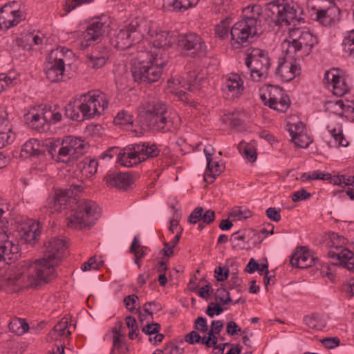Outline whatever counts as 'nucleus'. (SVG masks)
Wrapping results in <instances>:
<instances>
[{
    "label": "nucleus",
    "mask_w": 354,
    "mask_h": 354,
    "mask_svg": "<svg viewBox=\"0 0 354 354\" xmlns=\"http://www.w3.org/2000/svg\"><path fill=\"white\" fill-rule=\"evenodd\" d=\"M11 333L17 335H22L29 329L28 324L24 319L13 318L8 324Z\"/></svg>",
    "instance_id": "obj_37"
},
{
    "label": "nucleus",
    "mask_w": 354,
    "mask_h": 354,
    "mask_svg": "<svg viewBox=\"0 0 354 354\" xmlns=\"http://www.w3.org/2000/svg\"><path fill=\"white\" fill-rule=\"evenodd\" d=\"M114 123L120 125H126L133 123V117L127 111H120L114 118Z\"/></svg>",
    "instance_id": "obj_45"
},
{
    "label": "nucleus",
    "mask_w": 354,
    "mask_h": 354,
    "mask_svg": "<svg viewBox=\"0 0 354 354\" xmlns=\"http://www.w3.org/2000/svg\"><path fill=\"white\" fill-rule=\"evenodd\" d=\"M315 15V19L322 25L325 26L332 25L330 17H328V13L326 12V9L317 10Z\"/></svg>",
    "instance_id": "obj_51"
},
{
    "label": "nucleus",
    "mask_w": 354,
    "mask_h": 354,
    "mask_svg": "<svg viewBox=\"0 0 354 354\" xmlns=\"http://www.w3.org/2000/svg\"><path fill=\"white\" fill-rule=\"evenodd\" d=\"M326 12L328 13L332 24H333L337 20L339 19L340 15V10L335 4L332 3L330 7L326 9Z\"/></svg>",
    "instance_id": "obj_54"
},
{
    "label": "nucleus",
    "mask_w": 354,
    "mask_h": 354,
    "mask_svg": "<svg viewBox=\"0 0 354 354\" xmlns=\"http://www.w3.org/2000/svg\"><path fill=\"white\" fill-rule=\"evenodd\" d=\"M310 194L304 189L295 192L292 195V200L294 202L301 201L310 198Z\"/></svg>",
    "instance_id": "obj_64"
},
{
    "label": "nucleus",
    "mask_w": 354,
    "mask_h": 354,
    "mask_svg": "<svg viewBox=\"0 0 354 354\" xmlns=\"http://www.w3.org/2000/svg\"><path fill=\"white\" fill-rule=\"evenodd\" d=\"M288 131L291 136L304 133V126L301 122L298 124H288Z\"/></svg>",
    "instance_id": "obj_63"
},
{
    "label": "nucleus",
    "mask_w": 354,
    "mask_h": 354,
    "mask_svg": "<svg viewBox=\"0 0 354 354\" xmlns=\"http://www.w3.org/2000/svg\"><path fill=\"white\" fill-rule=\"evenodd\" d=\"M104 179L109 187L124 190L127 189L133 182L132 176L129 173H108Z\"/></svg>",
    "instance_id": "obj_24"
},
{
    "label": "nucleus",
    "mask_w": 354,
    "mask_h": 354,
    "mask_svg": "<svg viewBox=\"0 0 354 354\" xmlns=\"http://www.w3.org/2000/svg\"><path fill=\"white\" fill-rule=\"evenodd\" d=\"M263 21L270 26H289L294 21H299L301 18H297V12L293 6L285 0H274L266 4L263 10Z\"/></svg>",
    "instance_id": "obj_6"
},
{
    "label": "nucleus",
    "mask_w": 354,
    "mask_h": 354,
    "mask_svg": "<svg viewBox=\"0 0 354 354\" xmlns=\"http://www.w3.org/2000/svg\"><path fill=\"white\" fill-rule=\"evenodd\" d=\"M342 46L345 53L348 56H354V29L344 37Z\"/></svg>",
    "instance_id": "obj_39"
},
{
    "label": "nucleus",
    "mask_w": 354,
    "mask_h": 354,
    "mask_svg": "<svg viewBox=\"0 0 354 354\" xmlns=\"http://www.w3.org/2000/svg\"><path fill=\"white\" fill-rule=\"evenodd\" d=\"M199 0H174L172 6L175 10L184 11L195 6Z\"/></svg>",
    "instance_id": "obj_42"
},
{
    "label": "nucleus",
    "mask_w": 354,
    "mask_h": 354,
    "mask_svg": "<svg viewBox=\"0 0 354 354\" xmlns=\"http://www.w3.org/2000/svg\"><path fill=\"white\" fill-rule=\"evenodd\" d=\"M5 211L0 208V262L17 258L18 247L8 239L6 229L8 221L4 216Z\"/></svg>",
    "instance_id": "obj_14"
},
{
    "label": "nucleus",
    "mask_w": 354,
    "mask_h": 354,
    "mask_svg": "<svg viewBox=\"0 0 354 354\" xmlns=\"http://www.w3.org/2000/svg\"><path fill=\"white\" fill-rule=\"evenodd\" d=\"M243 113L239 111L232 113L230 118V125L234 128L241 127L243 123Z\"/></svg>",
    "instance_id": "obj_56"
},
{
    "label": "nucleus",
    "mask_w": 354,
    "mask_h": 354,
    "mask_svg": "<svg viewBox=\"0 0 354 354\" xmlns=\"http://www.w3.org/2000/svg\"><path fill=\"white\" fill-rule=\"evenodd\" d=\"M41 229L40 222L30 220L27 223V228L24 229L22 237L27 243L33 244L40 236Z\"/></svg>",
    "instance_id": "obj_30"
},
{
    "label": "nucleus",
    "mask_w": 354,
    "mask_h": 354,
    "mask_svg": "<svg viewBox=\"0 0 354 354\" xmlns=\"http://www.w3.org/2000/svg\"><path fill=\"white\" fill-rule=\"evenodd\" d=\"M82 114H84V113L80 96L73 101H71L65 106V116L68 118L77 122H82L84 120Z\"/></svg>",
    "instance_id": "obj_26"
},
{
    "label": "nucleus",
    "mask_w": 354,
    "mask_h": 354,
    "mask_svg": "<svg viewBox=\"0 0 354 354\" xmlns=\"http://www.w3.org/2000/svg\"><path fill=\"white\" fill-rule=\"evenodd\" d=\"M223 310V308L218 304L211 302L207 306L206 313L209 317H213L214 315H218Z\"/></svg>",
    "instance_id": "obj_59"
},
{
    "label": "nucleus",
    "mask_w": 354,
    "mask_h": 354,
    "mask_svg": "<svg viewBox=\"0 0 354 354\" xmlns=\"http://www.w3.org/2000/svg\"><path fill=\"white\" fill-rule=\"evenodd\" d=\"M330 241L328 243L329 250L328 255L330 259H334L335 265H339L348 270H354V253L345 248L347 240L337 233L331 232L328 235Z\"/></svg>",
    "instance_id": "obj_9"
},
{
    "label": "nucleus",
    "mask_w": 354,
    "mask_h": 354,
    "mask_svg": "<svg viewBox=\"0 0 354 354\" xmlns=\"http://www.w3.org/2000/svg\"><path fill=\"white\" fill-rule=\"evenodd\" d=\"M177 44L179 48L189 52L192 57L206 55L207 46L201 37L197 34L190 32L180 35L177 39Z\"/></svg>",
    "instance_id": "obj_16"
},
{
    "label": "nucleus",
    "mask_w": 354,
    "mask_h": 354,
    "mask_svg": "<svg viewBox=\"0 0 354 354\" xmlns=\"http://www.w3.org/2000/svg\"><path fill=\"white\" fill-rule=\"evenodd\" d=\"M140 21L133 19L125 29H122L111 39V43L115 48L124 50L130 48L140 35Z\"/></svg>",
    "instance_id": "obj_15"
},
{
    "label": "nucleus",
    "mask_w": 354,
    "mask_h": 354,
    "mask_svg": "<svg viewBox=\"0 0 354 354\" xmlns=\"http://www.w3.org/2000/svg\"><path fill=\"white\" fill-rule=\"evenodd\" d=\"M317 260V258L311 256L310 252L303 247L297 250L292 255L290 263L293 267L304 269L314 266Z\"/></svg>",
    "instance_id": "obj_25"
},
{
    "label": "nucleus",
    "mask_w": 354,
    "mask_h": 354,
    "mask_svg": "<svg viewBox=\"0 0 354 354\" xmlns=\"http://www.w3.org/2000/svg\"><path fill=\"white\" fill-rule=\"evenodd\" d=\"M63 141L69 147L75 158H77L85 153L88 147V143L84 140L77 137L67 136Z\"/></svg>",
    "instance_id": "obj_27"
},
{
    "label": "nucleus",
    "mask_w": 354,
    "mask_h": 354,
    "mask_svg": "<svg viewBox=\"0 0 354 354\" xmlns=\"http://www.w3.org/2000/svg\"><path fill=\"white\" fill-rule=\"evenodd\" d=\"M103 263L102 261H97L96 257H91L87 261L84 262L82 266L81 269L83 271H88L91 270H98Z\"/></svg>",
    "instance_id": "obj_48"
},
{
    "label": "nucleus",
    "mask_w": 354,
    "mask_h": 354,
    "mask_svg": "<svg viewBox=\"0 0 354 354\" xmlns=\"http://www.w3.org/2000/svg\"><path fill=\"white\" fill-rule=\"evenodd\" d=\"M263 34L243 21H237L231 28L232 39L238 44L250 42V39L256 35Z\"/></svg>",
    "instance_id": "obj_18"
},
{
    "label": "nucleus",
    "mask_w": 354,
    "mask_h": 354,
    "mask_svg": "<svg viewBox=\"0 0 354 354\" xmlns=\"http://www.w3.org/2000/svg\"><path fill=\"white\" fill-rule=\"evenodd\" d=\"M72 54V51L64 47L52 50L45 64L46 78L51 82L64 80L65 71V57L66 55Z\"/></svg>",
    "instance_id": "obj_11"
},
{
    "label": "nucleus",
    "mask_w": 354,
    "mask_h": 354,
    "mask_svg": "<svg viewBox=\"0 0 354 354\" xmlns=\"http://www.w3.org/2000/svg\"><path fill=\"white\" fill-rule=\"evenodd\" d=\"M243 82L241 77L236 73L231 74L223 85V90L232 93V96H238L243 91Z\"/></svg>",
    "instance_id": "obj_28"
},
{
    "label": "nucleus",
    "mask_w": 354,
    "mask_h": 354,
    "mask_svg": "<svg viewBox=\"0 0 354 354\" xmlns=\"http://www.w3.org/2000/svg\"><path fill=\"white\" fill-rule=\"evenodd\" d=\"M263 9L260 5H249L242 9L241 21L247 23L259 32L265 31V23L263 21Z\"/></svg>",
    "instance_id": "obj_19"
},
{
    "label": "nucleus",
    "mask_w": 354,
    "mask_h": 354,
    "mask_svg": "<svg viewBox=\"0 0 354 354\" xmlns=\"http://www.w3.org/2000/svg\"><path fill=\"white\" fill-rule=\"evenodd\" d=\"M295 56L286 53L284 60L279 62L277 68L275 70V74L279 75L281 80L284 82L292 80L300 73V67L295 62L288 60Z\"/></svg>",
    "instance_id": "obj_22"
},
{
    "label": "nucleus",
    "mask_w": 354,
    "mask_h": 354,
    "mask_svg": "<svg viewBox=\"0 0 354 354\" xmlns=\"http://www.w3.org/2000/svg\"><path fill=\"white\" fill-rule=\"evenodd\" d=\"M176 41V39L170 35L169 32L162 31L157 33L153 40V46L156 48L154 51L158 53V56H160V49H165L166 48L171 46L174 42Z\"/></svg>",
    "instance_id": "obj_31"
},
{
    "label": "nucleus",
    "mask_w": 354,
    "mask_h": 354,
    "mask_svg": "<svg viewBox=\"0 0 354 354\" xmlns=\"http://www.w3.org/2000/svg\"><path fill=\"white\" fill-rule=\"evenodd\" d=\"M65 199H62L56 192L53 197H49L46 201L44 208L49 212L50 214L60 212L62 209L67 208L66 204L64 203Z\"/></svg>",
    "instance_id": "obj_34"
},
{
    "label": "nucleus",
    "mask_w": 354,
    "mask_h": 354,
    "mask_svg": "<svg viewBox=\"0 0 354 354\" xmlns=\"http://www.w3.org/2000/svg\"><path fill=\"white\" fill-rule=\"evenodd\" d=\"M141 113L146 125L151 129L160 132L171 131L180 123L178 114L168 109L166 104L153 100L142 104Z\"/></svg>",
    "instance_id": "obj_2"
},
{
    "label": "nucleus",
    "mask_w": 354,
    "mask_h": 354,
    "mask_svg": "<svg viewBox=\"0 0 354 354\" xmlns=\"http://www.w3.org/2000/svg\"><path fill=\"white\" fill-rule=\"evenodd\" d=\"M280 212V209H277L276 207H269L267 209L266 214L270 220L279 222L281 218Z\"/></svg>",
    "instance_id": "obj_62"
},
{
    "label": "nucleus",
    "mask_w": 354,
    "mask_h": 354,
    "mask_svg": "<svg viewBox=\"0 0 354 354\" xmlns=\"http://www.w3.org/2000/svg\"><path fill=\"white\" fill-rule=\"evenodd\" d=\"M149 249L147 247L142 246L139 243L138 236H135L129 248V252L135 256V263L140 268V259L144 258Z\"/></svg>",
    "instance_id": "obj_35"
},
{
    "label": "nucleus",
    "mask_w": 354,
    "mask_h": 354,
    "mask_svg": "<svg viewBox=\"0 0 354 354\" xmlns=\"http://www.w3.org/2000/svg\"><path fill=\"white\" fill-rule=\"evenodd\" d=\"M324 82L328 84L332 92L337 96H342L348 91L344 80L337 73L328 71L324 74Z\"/></svg>",
    "instance_id": "obj_23"
},
{
    "label": "nucleus",
    "mask_w": 354,
    "mask_h": 354,
    "mask_svg": "<svg viewBox=\"0 0 354 354\" xmlns=\"http://www.w3.org/2000/svg\"><path fill=\"white\" fill-rule=\"evenodd\" d=\"M245 63L250 71L252 80L261 82L268 77L271 66L268 51L259 48L252 49L245 58Z\"/></svg>",
    "instance_id": "obj_10"
},
{
    "label": "nucleus",
    "mask_w": 354,
    "mask_h": 354,
    "mask_svg": "<svg viewBox=\"0 0 354 354\" xmlns=\"http://www.w3.org/2000/svg\"><path fill=\"white\" fill-rule=\"evenodd\" d=\"M283 91L281 88L276 86H270L268 88V100L273 103L276 102V97H280Z\"/></svg>",
    "instance_id": "obj_53"
},
{
    "label": "nucleus",
    "mask_w": 354,
    "mask_h": 354,
    "mask_svg": "<svg viewBox=\"0 0 354 354\" xmlns=\"http://www.w3.org/2000/svg\"><path fill=\"white\" fill-rule=\"evenodd\" d=\"M67 245L64 239L54 237L46 245L44 257L28 264L27 286L38 288L57 277V267L64 255Z\"/></svg>",
    "instance_id": "obj_1"
},
{
    "label": "nucleus",
    "mask_w": 354,
    "mask_h": 354,
    "mask_svg": "<svg viewBox=\"0 0 354 354\" xmlns=\"http://www.w3.org/2000/svg\"><path fill=\"white\" fill-rule=\"evenodd\" d=\"M82 187L81 185H71L68 188L57 190V192L66 204V207L72 209L77 203L76 197L81 192Z\"/></svg>",
    "instance_id": "obj_29"
},
{
    "label": "nucleus",
    "mask_w": 354,
    "mask_h": 354,
    "mask_svg": "<svg viewBox=\"0 0 354 354\" xmlns=\"http://www.w3.org/2000/svg\"><path fill=\"white\" fill-rule=\"evenodd\" d=\"M18 2L6 3L0 9V30H8L25 20L26 14L18 8Z\"/></svg>",
    "instance_id": "obj_17"
},
{
    "label": "nucleus",
    "mask_w": 354,
    "mask_h": 354,
    "mask_svg": "<svg viewBox=\"0 0 354 354\" xmlns=\"http://www.w3.org/2000/svg\"><path fill=\"white\" fill-rule=\"evenodd\" d=\"M48 153L53 160L59 162L69 163L77 159L75 158V156L71 153L69 147L66 146L63 140L61 141L59 139L50 140Z\"/></svg>",
    "instance_id": "obj_20"
},
{
    "label": "nucleus",
    "mask_w": 354,
    "mask_h": 354,
    "mask_svg": "<svg viewBox=\"0 0 354 354\" xmlns=\"http://www.w3.org/2000/svg\"><path fill=\"white\" fill-rule=\"evenodd\" d=\"M160 328H161V326H160V324L152 323V324H148L144 326L142 328V331L145 334L151 337L152 335L159 333L160 330Z\"/></svg>",
    "instance_id": "obj_55"
},
{
    "label": "nucleus",
    "mask_w": 354,
    "mask_h": 354,
    "mask_svg": "<svg viewBox=\"0 0 354 354\" xmlns=\"http://www.w3.org/2000/svg\"><path fill=\"white\" fill-rule=\"evenodd\" d=\"M141 113L146 125L151 129L160 132L171 131L180 123L178 114L168 109L166 104L153 100L142 104Z\"/></svg>",
    "instance_id": "obj_3"
},
{
    "label": "nucleus",
    "mask_w": 354,
    "mask_h": 354,
    "mask_svg": "<svg viewBox=\"0 0 354 354\" xmlns=\"http://www.w3.org/2000/svg\"><path fill=\"white\" fill-rule=\"evenodd\" d=\"M306 135L305 133H300L291 136V140L297 147L306 148L308 146V142L306 140Z\"/></svg>",
    "instance_id": "obj_61"
},
{
    "label": "nucleus",
    "mask_w": 354,
    "mask_h": 354,
    "mask_svg": "<svg viewBox=\"0 0 354 354\" xmlns=\"http://www.w3.org/2000/svg\"><path fill=\"white\" fill-rule=\"evenodd\" d=\"M109 27V19L106 16L93 18L88 24L85 31L82 32L80 46L82 49L100 42Z\"/></svg>",
    "instance_id": "obj_12"
},
{
    "label": "nucleus",
    "mask_w": 354,
    "mask_h": 354,
    "mask_svg": "<svg viewBox=\"0 0 354 354\" xmlns=\"http://www.w3.org/2000/svg\"><path fill=\"white\" fill-rule=\"evenodd\" d=\"M83 170L90 176H93L97 172L98 166L97 160L91 157H86L82 161Z\"/></svg>",
    "instance_id": "obj_41"
},
{
    "label": "nucleus",
    "mask_w": 354,
    "mask_h": 354,
    "mask_svg": "<svg viewBox=\"0 0 354 354\" xmlns=\"http://www.w3.org/2000/svg\"><path fill=\"white\" fill-rule=\"evenodd\" d=\"M320 342L327 349H333L340 345V339L337 337H325Z\"/></svg>",
    "instance_id": "obj_52"
},
{
    "label": "nucleus",
    "mask_w": 354,
    "mask_h": 354,
    "mask_svg": "<svg viewBox=\"0 0 354 354\" xmlns=\"http://www.w3.org/2000/svg\"><path fill=\"white\" fill-rule=\"evenodd\" d=\"M215 299L223 304H229L232 302L230 293L223 288H220L216 290L215 292Z\"/></svg>",
    "instance_id": "obj_47"
},
{
    "label": "nucleus",
    "mask_w": 354,
    "mask_h": 354,
    "mask_svg": "<svg viewBox=\"0 0 354 354\" xmlns=\"http://www.w3.org/2000/svg\"><path fill=\"white\" fill-rule=\"evenodd\" d=\"M149 59L135 62L131 67L132 76L135 82L138 83H153L161 77L162 68L167 64V57L156 51H151Z\"/></svg>",
    "instance_id": "obj_4"
},
{
    "label": "nucleus",
    "mask_w": 354,
    "mask_h": 354,
    "mask_svg": "<svg viewBox=\"0 0 354 354\" xmlns=\"http://www.w3.org/2000/svg\"><path fill=\"white\" fill-rule=\"evenodd\" d=\"M100 214V208L95 202L91 200L78 201L68 214L67 225L74 229L92 226Z\"/></svg>",
    "instance_id": "obj_5"
},
{
    "label": "nucleus",
    "mask_w": 354,
    "mask_h": 354,
    "mask_svg": "<svg viewBox=\"0 0 354 354\" xmlns=\"http://www.w3.org/2000/svg\"><path fill=\"white\" fill-rule=\"evenodd\" d=\"M341 291L345 292L350 298L354 296V279H349L341 286Z\"/></svg>",
    "instance_id": "obj_58"
},
{
    "label": "nucleus",
    "mask_w": 354,
    "mask_h": 354,
    "mask_svg": "<svg viewBox=\"0 0 354 354\" xmlns=\"http://www.w3.org/2000/svg\"><path fill=\"white\" fill-rule=\"evenodd\" d=\"M80 97L84 120L99 116L108 106L109 102L105 95L101 92H88Z\"/></svg>",
    "instance_id": "obj_13"
},
{
    "label": "nucleus",
    "mask_w": 354,
    "mask_h": 354,
    "mask_svg": "<svg viewBox=\"0 0 354 354\" xmlns=\"http://www.w3.org/2000/svg\"><path fill=\"white\" fill-rule=\"evenodd\" d=\"M199 80L195 72H191L189 74L188 79L185 80L183 77H178L173 80L172 83L175 85H180L182 88L189 91H194L199 88Z\"/></svg>",
    "instance_id": "obj_33"
},
{
    "label": "nucleus",
    "mask_w": 354,
    "mask_h": 354,
    "mask_svg": "<svg viewBox=\"0 0 354 354\" xmlns=\"http://www.w3.org/2000/svg\"><path fill=\"white\" fill-rule=\"evenodd\" d=\"M239 148L240 152L250 161L254 162L257 160V153L253 146L241 142Z\"/></svg>",
    "instance_id": "obj_40"
},
{
    "label": "nucleus",
    "mask_w": 354,
    "mask_h": 354,
    "mask_svg": "<svg viewBox=\"0 0 354 354\" xmlns=\"http://www.w3.org/2000/svg\"><path fill=\"white\" fill-rule=\"evenodd\" d=\"M107 60V55H104V57L87 56V63L93 68H99L104 66Z\"/></svg>",
    "instance_id": "obj_43"
},
{
    "label": "nucleus",
    "mask_w": 354,
    "mask_h": 354,
    "mask_svg": "<svg viewBox=\"0 0 354 354\" xmlns=\"http://www.w3.org/2000/svg\"><path fill=\"white\" fill-rule=\"evenodd\" d=\"M160 150L155 143L140 142L131 144L123 149L120 153V163L127 167H131L139 162L159 156Z\"/></svg>",
    "instance_id": "obj_7"
},
{
    "label": "nucleus",
    "mask_w": 354,
    "mask_h": 354,
    "mask_svg": "<svg viewBox=\"0 0 354 354\" xmlns=\"http://www.w3.org/2000/svg\"><path fill=\"white\" fill-rule=\"evenodd\" d=\"M27 124L33 129L37 131H46V126H48V120L46 113H44L42 115L39 113L32 115H28L26 117Z\"/></svg>",
    "instance_id": "obj_32"
},
{
    "label": "nucleus",
    "mask_w": 354,
    "mask_h": 354,
    "mask_svg": "<svg viewBox=\"0 0 354 354\" xmlns=\"http://www.w3.org/2000/svg\"><path fill=\"white\" fill-rule=\"evenodd\" d=\"M68 320L66 319H62L54 326L53 329L59 336L67 337L71 334V332L68 329Z\"/></svg>",
    "instance_id": "obj_44"
},
{
    "label": "nucleus",
    "mask_w": 354,
    "mask_h": 354,
    "mask_svg": "<svg viewBox=\"0 0 354 354\" xmlns=\"http://www.w3.org/2000/svg\"><path fill=\"white\" fill-rule=\"evenodd\" d=\"M93 55L96 57H104V55H107L109 59L111 56V50L102 44L97 45L92 50L90 54L87 55V56Z\"/></svg>",
    "instance_id": "obj_50"
},
{
    "label": "nucleus",
    "mask_w": 354,
    "mask_h": 354,
    "mask_svg": "<svg viewBox=\"0 0 354 354\" xmlns=\"http://www.w3.org/2000/svg\"><path fill=\"white\" fill-rule=\"evenodd\" d=\"M214 151V148L210 145L204 148V153L207 159V169L205 172L204 180L209 183H212L223 169V167L219 161L213 158Z\"/></svg>",
    "instance_id": "obj_21"
},
{
    "label": "nucleus",
    "mask_w": 354,
    "mask_h": 354,
    "mask_svg": "<svg viewBox=\"0 0 354 354\" xmlns=\"http://www.w3.org/2000/svg\"><path fill=\"white\" fill-rule=\"evenodd\" d=\"M288 45L286 49L289 55L297 58L308 55L313 47L317 44V38L309 30L299 28H292L289 30Z\"/></svg>",
    "instance_id": "obj_8"
},
{
    "label": "nucleus",
    "mask_w": 354,
    "mask_h": 354,
    "mask_svg": "<svg viewBox=\"0 0 354 354\" xmlns=\"http://www.w3.org/2000/svg\"><path fill=\"white\" fill-rule=\"evenodd\" d=\"M32 145L35 147H32L29 157H39L44 155L46 151L48 153L50 140L46 143H41V142L37 139H32Z\"/></svg>",
    "instance_id": "obj_38"
},
{
    "label": "nucleus",
    "mask_w": 354,
    "mask_h": 354,
    "mask_svg": "<svg viewBox=\"0 0 354 354\" xmlns=\"http://www.w3.org/2000/svg\"><path fill=\"white\" fill-rule=\"evenodd\" d=\"M276 104V106H273V109L282 113L286 111L290 104L289 97L283 93L280 96V100Z\"/></svg>",
    "instance_id": "obj_49"
},
{
    "label": "nucleus",
    "mask_w": 354,
    "mask_h": 354,
    "mask_svg": "<svg viewBox=\"0 0 354 354\" xmlns=\"http://www.w3.org/2000/svg\"><path fill=\"white\" fill-rule=\"evenodd\" d=\"M230 270L228 268H222L218 266L214 270V274L218 281H225L229 276Z\"/></svg>",
    "instance_id": "obj_57"
},
{
    "label": "nucleus",
    "mask_w": 354,
    "mask_h": 354,
    "mask_svg": "<svg viewBox=\"0 0 354 354\" xmlns=\"http://www.w3.org/2000/svg\"><path fill=\"white\" fill-rule=\"evenodd\" d=\"M15 140V133L10 128L7 131H0V149L12 143Z\"/></svg>",
    "instance_id": "obj_46"
},
{
    "label": "nucleus",
    "mask_w": 354,
    "mask_h": 354,
    "mask_svg": "<svg viewBox=\"0 0 354 354\" xmlns=\"http://www.w3.org/2000/svg\"><path fill=\"white\" fill-rule=\"evenodd\" d=\"M329 129V127H328ZM329 133L333 138L334 147H346L348 145V141L345 138L343 133L342 127L338 124L336 127L328 129Z\"/></svg>",
    "instance_id": "obj_36"
},
{
    "label": "nucleus",
    "mask_w": 354,
    "mask_h": 354,
    "mask_svg": "<svg viewBox=\"0 0 354 354\" xmlns=\"http://www.w3.org/2000/svg\"><path fill=\"white\" fill-rule=\"evenodd\" d=\"M203 212V208L201 207H196L188 217V222L196 224L201 221V214Z\"/></svg>",
    "instance_id": "obj_60"
}]
</instances>
